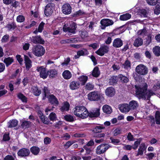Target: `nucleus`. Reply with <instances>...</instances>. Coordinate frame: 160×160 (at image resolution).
<instances>
[{"instance_id":"nucleus-1","label":"nucleus","mask_w":160,"mask_h":160,"mask_svg":"<svg viewBox=\"0 0 160 160\" xmlns=\"http://www.w3.org/2000/svg\"><path fill=\"white\" fill-rule=\"evenodd\" d=\"M135 87L136 96L139 99L149 100L151 96L155 94L152 90H147L148 85L146 83L139 86L135 85Z\"/></svg>"},{"instance_id":"nucleus-2","label":"nucleus","mask_w":160,"mask_h":160,"mask_svg":"<svg viewBox=\"0 0 160 160\" xmlns=\"http://www.w3.org/2000/svg\"><path fill=\"white\" fill-rule=\"evenodd\" d=\"M74 114L82 118H86L88 116V112L86 108L83 106H78L73 109Z\"/></svg>"},{"instance_id":"nucleus-3","label":"nucleus","mask_w":160,"mask_h":160,"mask_svg":"<svg viewBox=\"0 0 160 160\" xmlns=\"http://www.w3.org/2000/svg\"><path fill=\"white\" fill-rule=\"evenodd\" d=\"M44 93V96L43 97L42 99L44 100L47 97L48 98V100L52 104L56 105L58 104V102L56 97L52 94H50L48 95L49 93V90L47 87H44L43 89Z\"/></svg>"},{"instance_id":"nucleus-4","label":"nucleus","mask_w":160,"mask_h":160,"mask_svg":"<svg viewBox=\"0 0 160 160\" xmlns=\"http://www.w3.org/2000/svg\"><path fill=\"white\" fill-rule=\"evenodd\" d=\"M45 50L43 47L40 45H37L33 49V54L38 57H41L45 53Z\"/></svg>"},{"instance_id":"nucleus-5","label":"nucleus","mask_w":160,"mask_h":160,"mask_svg":"<svg viewBox=\"0 0 160 160\" xmlns=\"http://www.w3.org/2000/svg\"><path fill=\"white\" fill-rule=\"evenodd\" d=\"M100 94L97 91L92 92L88 94V99L90 101H98L100 99Z\"/></svg>"},{"instance_id":"nucleus-6","label":"nucleus","mask_w":160,"mask_h":160,"mask_svg":"<svg viewBox=\"0 0 160 160\" xmlns=\"http://www.w3.org/2000/svg\"><path fill=\"white\" fill-rule=\"evenodd\" d=\"M136 71L138 74L144 75L147 73L148 69L146 66L143 64H139L137 66Z\"/></svg>"},{"instance_id":"nucleus-7","label":"nucleus","mask_w":160,"mask_h":160,"mask_svg":"<svg viewBox=\"0 0 160 160\" xmlns=\"http://www.w3.org/2000/svg\"><path fill=\"white\" fill-rule=\"evenodd\" d=\"M110 147V146L108 144H101L97 147L96 153L98 154L103 153Z\"/></svg>"},{"instance_id":"nucleus-8","label":"nucleus","mask_w":160,"mask_h":160,"mask_svg":"<svg viewBox=\"0 0 160 160\" xmlns=\"http://www.w3.org/2000/svg\"><path fill=\"white\" fill-rule=\"evenodd\" d=\"M76 27L75 23H72L68 27H67L66 25H64L63 28V30L64 32H69L74 34L76 32Z\"/></svg>"},{"instance_id":"nucleus-9","label":"nucleus","mask_w":160,"mask_h":160,"mask_svg":"<svg viewBox=\"0 0 160 160\" xmlns=\"http://www.w3.org/2000/svg\"><path fill=\"white\" fill-rule=\"evenodd\" d=\"M101 24V28L104 29L106 27L112 25L113 22L112 20L108 19H104L102 20L100 22Z\"/></svg>"},{"instance_id":"nucleus-10","label":"nucleus","mask_w":160,"mask_h":160,"mask_svg":"<svg viewBox=\"0 0 160 160\" xmlns=\"http://www.w3.org/2000/svg\"><path fill=\"white\" fill-rule=\"evenodd\" d=\"M53 7L52 4L49 3L45 7L44 9V14L47 16H50L52 13Z\"/></svg>"},{"instance_id":"nucleus-11","label":"nucleus","mask_w":160,"mask_h":160,"mask_svg":"<svg viewBox=\"0 0 160 160\" xmlns=\"http://www.w3.org/2000/svg\"><path fill=\"white\" fill-rule=\"evenodd\" d=\"M71 7L68 3H65L62 7V11L63 13L65 14H69L71 12Z\"/></svg>"},{"instance_id":"nucleus-12","label":"nucleus","mask_w":160,"mask_h":160,"mask_svg":"<svg viewBox=\"0 0 160 160\" xmlns=\"http://www.w3.org/2000/svg\"><path fill=\"white\" fill-rule=\"evenodd\" d=\"M37 70L38 72H40V77L43 79H45L47 78L48 74L45 68L41 66L37 67Z\"/></svg>"},{"instance_id":"nucleus-13","label":"nucleus","mask_w":160,"mask_h":160,"mask_svg":"<svg viewBox=\"0 0 160 160\" xmlns=\"http://www.w3.org/2000/svg\"><path fill=\"white\" fill-rule=\"evenodd\" d=\"M18 155L20 157H27L29 156L30 153L29 150L26 148H22L19 150L18 152Z\"/></svg>"},{"instance_id":"nucleus-14","label":"nucleus","mask_w":160,"mask_h":160,"mask_svg":"<svg viewBox=\"0 0 160 160\" xmlns=\"http://www.w3.org/2000/svg\"><path fill=\"white\" fill-rule=\"evenodd\" d=\"M108 47L107 46L101 47L96 52V53L100 56H103L105 53L108 52Z\"/></svg>"},{"instance_id":"nucleus-15","label":"nucleus","mask_w":160,"mask_h":160,"mask_svg":"<svg viewBox=\"0 0 160 160\" xmlns=\"http://www.w3.org/2000/svg\"><path fill=\"white\" fill-rule=\"evenodd\" d=\"M31 41L34 43H39L42 44L44 42V40L39 36L32 37L31 39Z\"/></svg>"},{"instance_id":"nucleus-16","label":"nucleus","mask_w":160,"mask_h":160,"mask_svg":"<svg viewBox=\"0 0 160 160\" xmlns=\"http://www.w3.org/2000/svg\"><path fill=\"white\" fill-rule=\"evenodd\" d=\"M119 108L122 112H128L130 110L129 105L127 104H124L119 105Z\"/></svg>"},{"instance_id":"nucleus-17","label":"nucleus","mask_w":160,"mask_h":160,"mask_svg":"<svg viewBox=\"0 0 160 160\" xmlns=\"http://www.w3.org/2000/svg\"><path fill=\"white\" fill-rule=\"evenodd\" d=\"M123 45V42L119 38L115 39L112 43V46L115 48H119L121 47Z\"/></svg>"},{"instance_id":"nucleus-18","label":"nucleus","mask_w":160,"mask_h":160,"mask_svg":"<svg viewBox=\"0 0 160 160\" xmlns=\"http://www.w3.org/2000/svg\"><path fill=\"white\" fill-rule=\"evenodd\" d=\"M80 86V83L76 81H72L69 84L70 88L72 90H75L78 89Z\"/></svg>"},{"instance_id":"nucleus-19","label":"nucleus","mask_w":160,"mask_h":160,"mask_svg":"<svg viewBox=\"0 0 160 160\" xmlns=\"http://www.w3.org/2000/svg\"><path fill=\"white\" fill-rule=\"evenodd\" d=\"M24 58L26 69L28 70L32 66V61L26 55L24 56Z\"/></svg>"},{"instance_id":"nucleus-20","label":"nucleus","mask_w":160,"mask_h":160,"mask_svg":"<svg viewBox=\"0 0 160 160\" xmlns=\"http://www.w3.org/2000/svg\"><path fill=\"white\" fill-rule=\"evenodd\" d=\"M88 52L87 50L83 49V50L79 51L77 52V54L74 56L75 59H78L81 56H84L88 55Z\"/></svg>"},{"instance_id":"nucleus-21","label":"nucleus","mask_w":160,"mask_h":160,"mask_svg":"<svg viewBox=\"0 0 160 160\" xmlns=\"http://www.w3.org/2000/svg\"><path fill=\"white\" fill-rule=\"evenodd\" d=\"M115 90L113 88L109 87L105 91L106 95L109 97H112L115 94Z\"/></svg>"},{"instance_id":"nucleus-22","label":"nucleus","mask_w":160,"mask_h":160,"mask_svg":"<svg viewBox=\"0 0 160 160\" xmlns=\"http://www.w3.org/2000/svg\"><path fill=\"white\" fill-rule=\"evenodd\" d=\"M128 105L130 110H134L136 109L138 107V104L136 101L132 100L129 102Z\"/></svg>"},{"instance_id":"nucleus-23","label":"nucleus","mask_w":160,"mask_h":160,"mask_svg":"<svg viewBox=\"0 0 160 160\" xmlns=\"http://www.w3.org/2000/svg\"><path fill=\"white\" fill-rule=\"evenodd\" d=\"M62 76L64 79L67 80L70 79L71 78L72 74L69 70H66L63 72Z\"/></svg>"},{"instance_id":"nucleus-24","label":"nucleus","mask_w":160,"mask_h":160,"mask_svg":"<svg viewBox=\"0 0 160 160\" xmlns=\"http://www.w3.org/2000/svg\"><path fill=\"white\" fill-rule=\"evenodd\" d=\"M99 108H96L92 112L89 113V116L91 117H97L99 115Z\"/></svg>"},{"instance_id":"nucleus-25","label":"nucleus","mask_w":160,"mask_h":160,"mask_svg":"<svg viewBox=\"0 0 160 160\" xmlns=\"http://www.w3.org/2000/svg\"><path fill=\"white\" fill-rule=\"evenodd\" d=\"M102 110L104 112L108 114H110L112 112L111 107L108 105H104L102 107Z\"/></svg>"},{"instance_id":"nucleus-26","label":"nucleus","mask_w":160,"mask_h":160,"mask_svg":"<svg viewBox=\"0 0 160 160\" xmlns=\"http://www.w3.org/2000/svg\"><path fill=\"white\" fill-rule=\"evenodd\" d=\"M143 44V40L140 38H137L134 41L133 45L136 47H138L141 46Z\"/></svg>"},{"instance_id":"nucleus-27","label":"nucleus","mask_w":160,"mask_h":160,"mask_svg":"<svg viewBox=\"0 0 160 160\" xmlns=\"http://www.w3.org/2000/svg\"><path fill=\"white\" fill-rule=\"evenodd\" d=\"M32 153L35 155H37L39 153L40 149L37 146H33L30 149Z\"/></svg>"},{"instance_id":"nucleus-28","label":"nucleus","mask_w":160,"mask_h":160,"mask_svg":"<svg viewBox=\"0 0 160 160\" xmlns=\"http://www.w3.org/2000/svg\"><path fill=\"white\" fill-rule=\"evenodd\" d=\"M48 74L50 78H53L57 76L58 72L55 69H51L48 71Z\"/></svg>"},{"instance_id":"nucleus-29","label":"nucleus","mask_w":160,"mask_h":160,"mask_svg":"<svg viewBox=\"0 0 160 160\" xmlns=\"http://www.w3.org/2000/svg\"><path fill=\"white\" fill-rule=\"evenodd\" d=\"M18 122V121L16 119L10 120L8 122V127L10 128L15 127L17 125Z\"/></svg>"},{"instance_id":"nucleus-30","label":"nucleus","mask_w":160,"mask_h":160,"mask_svg":"<svg viewBox=\"0 0 160 160\" xmlns=\"http://www.w3.org/2000/svg\"><path fill=\"white\" fill-rule=\"evenodd\" d=\"M78 79L81 82L82 85H84L88 80V77L87 76L82 75L79 77Z\"/></svg>"},{"instance_id":"nucleus-31","label":"nucleus","mask_w":160,"mask_h":160,"mask_svg":"<svg viewBox=\"0 0 160 160\" xmlns=\"http://www.w3.org/2000/svg\"><path fill=\"white\" fill-rule=\"evenodd\" d=\"M100 74V72L98 67H96L93 69L92 73V75L95 77H98Z\"/></svg>"},{"instance_id":"nucleus-32","label":"nucleus","mask_w":160,"mask_h":160,"mask_svg":"<svg viewBox=\"0 0 160 160\" xmlns=\"http://www.w3.org/2000/svg\"><path fill=\"white\" fill-rule=\"evenodd\" d=\"M21 122H22L21 126L23 128H28L30 126L31 122H29L22 120Z\"/></svg>"},{"instance_id":"nucleus-33","label":"nucleus","mask_w":160,"mask_h":160,"mask_svg":"<svg viewBox=\"0 0 160 160\" xmlns=\"http://www.w3.org/2000/svg\"><path fill=\"white\" fill-rule=\"evenodd\" d=\"M131 15L129 13H126L121 15L120 19L121 20L126 21L129 19L131 18Z\"/></svg>"},{"instance_id":"nucleus-34","label":"nucleus","mask_w":160,"mask_h":160,"mask_svg":"<svg viewBox=\"0 0 160 160\" xmlns=\"http://www.w3.org/2000/svg\"><path fill=\"white\" fill-rule=\"evenodd\" d=\"M13 62L12 58L8 57L4 59L3 62L6 64L7 67H8Z\"/></svg>"},{"instance_id":"nucleus-35","label":"nucleus","mask_w":160,"mask_h":160,"mask_svg":"<svg viewBox=\"0 0 160 160\" xmlns=\"http://www.w3.org/2000/svg\"><path fill=\"white\" fill-rule=\"evenodd\" d=\"M39 118L45 124H52V123L50 122V121L48 120V119L47 118H45V116L42 115L40 116H39Z\"/></svg>"},{"instance_id":"nucleus-36","label":"nucleus","mask_w":160,"mask_h":160,"mask_svg":"<svg viewBox=\"0 0 160 160\" xmlns=\"http://www.w3.org/2000/svg\"><path fill=\"white\" fill-rule=\"evenodd\" d=\"M145 146L144 144L141 145L139 147L137 155H142L144 151L145 150Z\"/></svg>"},{"instance_id":"nucleus-37","label":"nucleus","mask_w":160,"mask_h":160,"mask_svg":"<svg viewBox=\"0 0 160 160\" xmlns=\"http://www.w3.org/2000/svg\"><path fill=\"white\" fill-rule=\"evenodd\" d=\"M69 108V104L67 102H65L63 106L60 108L62 111L64 112L66 111H68Z\"/></svg>"},{"instance_id":"nucleus-38","label":"nucleus","mask_w":160,"mask_h":160,"mask_svg":"<svg viewBox=\"0 0 160 160\" xmlns=\"http://www.w3.org/2000/svg\"><path fill=\"white\" fill-rule=\"evenodd\" d=\"M153 52L157 56H160V47L158 46L155 47L153 49Z\"/></svg>"},{"instance_id":"nucleus-39","label":"nucleus","mask_w":160,"mask_h":160,"mask_svg":"<svg viewBox=\"0 0 160 160\" xmlns=\"http://www.w3.org/2000/svg\"><path fill=\"white\" fill-rule=\"evenodd\" d=\"M155 121L157 124H160V112L157 111L155 115Z\"/></svg>"},{"instance_id":"nucleus-40","label":"nucleus","mask_w":160,"mask_h":160,"mask_svg":"<svg viewBox=\"0 0 160 160\" xmlns=\"http://www.w3.org/2000/svg\"><path fill=\"white\" fill-rule=\"evenodd\" d=\"M32 89L34 94L35 96H38L40 94L41 91L38 89L37 87H33L32 88Z\"/></svg>"},{"instance_id":"nucleus-41","label":"nucleus","mask_w":160,"mask_h":160,"mask_svg":"<svg viewBox=\"0 0 160 160\" xmlns=\"http://www.w3.org/2000/svg\"><path fill=\"white\" fill-rule=\"evenodd\" d=\"M6 27L8 30L10 31L14 30L16 27V26L14 23H12L11 24L7 25Z\"/></svg>"},{"instance_id":"nucleus-42","label":"nucleus","mask_w":160,"mask_h":160,"mask_svg":"<svg viewBox=\"0 0 160 160\" xmlns=\"http://www.w3.org/2000/svg\"><path fill=\"white\" fill-rule=\"evenodd\" d=\"M119 78L120 79L121 82H122L127 83L129 81L127 77L121 74L119 75Z\"/></svg>"},{"instance_id":"nucleus-43","label":"nucleus","mask_w":160,"mask_h":160,"mask_svg":"<svg viewBox=\"0 0 160 160\" xmlns=\"http://www.w3.org/2000/svg\"><path fill=\"white\" fill-rule=\"evenodd\" d=\"M79 33L80 36L82 38H84L88 36V32L85 30L79 31Z\"/></svg>"},{"instance_id":"nucleus-44","label":"nucleus","mask_w":160,"mask_h":160,"mask_svg":"<svg viewBox=\"0 0 160 160\" xmlns=\"http://www.w3.org/2000/svg\"><path fill=\"white\" fill-rule=\"evenodd\" d=\"M104 128V127L100 126L96 127L93 130V131L94 133H99L101 132L102 129Z\"/></svg>"},{"instance_id":"nucleus-45","label":"nucleus","mask_w":160,"mask_h":160,"mask_svg":"<svg viewBox=\"0 0 160 160\" xmlns=\"http://www.w3.org/2000/svg\"><path fill=\"white\" fill-rule=\"evenodd\" d=\"M117 81V78L115 76H113L109 79V83L110 85H112L116 83Z\"/></svg>"},{"instance_id":"nucleus-46","label":"nucleus","mask_w":160,"mask_h":160,"mask_svg":"<svg viewBox=\"0 0 160 160\" xmlns=\"http://www.w3.org/2000/svg\"><path fill=\"white\" fill-rule=\"evenodd\" d=\"M18 97L22 102H27V98L22 94L19 93L18 94Z\"/></svg>"},{"instance_id":"nucleus-47","label":"nucleus","mask_w":160,"mask_h":160,"mask_svg":"<svg viewBox=\"0 0 160 160\" xmlns=\"http://www.w3.org/2000/svg\"><path fill=\"white\" fill-rule=\"evenodd\" d=\"M49 119L52 121H55L57 118L55 113L53 112L50 113L49 115Z\"/></svg>"},{"instance_id":"nucleus-48","label":"nucleus","mask_w":160,"mask_h":160,"mask_svg":"<svg viewBox=\"0 0 160 160\" xmlns=\"http://www.w3.org/2000/svg\"><path fill=\"white\" fill-rule=\"evenodd\" d=\"M110 139L111 142L115 145L118 144L120 142V141L119 139L114 138L112 137H111Z\"/></svg>"},{"instance_id":"nucleus-49","label":"nucleus","mask_w":160,"mask_h":160,"mask_svg":"<svg viewBox=\"0 0 160 160\" xmlns=\"http://www.w3.org/2000/svg\"><path fill=\"white\" fill-rule=\"evenodd\" d=\"M147 3L150 5L154 6L156 5L158 0H146Z\"/></svg>"},{"instance_id":"nucleus-50","label":"nucleus","mask_w":160,"mask_h":160,"mask_svg":"<svg viewBox=\"0 0 160 160\" xmlns=\"http://www.w3.org/2000/svg\"><path fill=\"white\" fill-rule=\"evenodd\" d=\"M64 119L67 121L69 122H72L74 120L73 117L71 115H66L64 117Z\"/></svg>"},{"instance_id":"nucleus-51","label":"nucleus","mask_w":160,"mask_h":160,"mask_svg":"<svg viewBox=\"0 0 160 160\" xmlns=\"http://www.w3.org/2000/svg\"><path fill=\"white\" fill-rule=\"evenodd\" d=\"M93 88V85L90 83H87L85 86V89L88 90H91Z\"/></svg>"},{"instance_id":"nucleus-52","label":"nucleus","mask_w":160,"mask_h":160,"mask_svg":"<svg viewBox=\"0 0 160 160\" xmlns=\"http://www.w3.org/2000/svg\"><path fill=\"white\" fill-rule=\"evenodd\" d=\"M121 132V129L117 128L115 129L113 132V134L114 136H117L118 135L120 134Z\"/></svg>"},{"instance_id":"nucleus-53","label":"nucleus","mask_w":160,"mask_h":160,"mask_svg":"<svg viewBox=\"0 0 160 160\" xmlns=\"http://www.w3.org/2000/svg\"><path fill=\"white\" fill-rule=\"evenodd\" d=\"M84 13L83 11L81 10H79V11L75 12L73 14V16L75 17H78L82 15Z\"/></svg>"},{"instance_id":"nucleus-54","label":"nucleus","mask_w":160,"mask_h":160,"mask_svg":"<svg viewBox=\"0 0 160 160\" xmlns=\"http://www.w3.org/2000/svg\"><path fill=\"white\" fill-rule=\"evenodd\" d=\"M25 18L22 15H19L17 17V20L18 22H21L24 21Z\"/></svg>"},{"instance_id":"nucleus-55","label":"nucleus","mask_w":160,"mask_h":160,"mask_svg":"<svg viewBox=\"0 0 160 160\" xmlns=\"http://www.w3.org/2000/svg\"><path fill=\"white\" fill-rule=\"evenodd\" d=\"M44 25V23L43 22H42L40 23L38 28V32H42L43 29Z\"/></svg>"},{"instance_id":"nucleus-56","label":"nucleus","mask_w":160,"mask_h":160,"mask_svg":"<svg viewBox=\"0 0 160 160\" xmlns=\"http://www.w3.org/2000/svg\"><path fill=\"white\" fill-rule=\"evenodd\" d=\"M70 61V58H68L66 59H65L64 62H62L61 63V65L62 66H64L65 65L67 66L68 64Z\"/></svg>"},{"instance_id":"nucleus-57","label":"nucleus","mask_w":160,"mask_h":160,"mask_svg":"<svg viewBox=\"0 0 160 160\" xmlns=\"http://www.w3.org/2000/svg\"><path fill=\"white\" fill-rule=\"evenodd\" d=\"M140 13L141 16L144 17H146L147 16V12L145 9H141L140 10Z\"/></svg>"},{"instance_id":"nucleus-58","label":"nucleus","mask_w":160,"mask_h":160,"mask_svg":"<svg viewBox=\"0 0 160 160\" xmlns=\"http://www.w3.org/2000/svg\"><path fill=\"white\" fill-rule=\"evenodd\" d=\"M154 13L157 15H158L160 13V7H159L158 5H157L156 6L154 9Z\"/></svg>"},{"instance_id":"nucleus-59","label":"nucleus","mask_w":160,"mask_h":160,"mask_svg":"<svg viewBox=\"0 0 160 160\" xmlns=\"http://www.w3.org/2000/svg\"><path fill=\"white\" fill-rule=\"evenodd\" d=\"M44 142L45 144H48L51 142V139L50 138L48 137H46L44 139Z\"/></svg>"},{"instance_id":"nucleus-60","label":"nucleus","mask_w":160,"mask_h":160,"mask_svg":"<svg viewBox=\"0 0 160 160\" xmlns=\"http://www.w3.org/2000/svg\"><path fill=\"white\" fill-rule=\"evenodd\" d=\"M123 65L125 68H128V67H130V63L128 60H127L125 62Z\"/></svg>"},{"instance_id":"nucleus-61","label":"nucleus","mask_w":160,"mask_h":160,"mask_svg":"<svg viewBox=\"0 0 160 160\" xmlns=\"http://www.w3.org/2000/svg\"><path fill=\"white\" fill-rule=\"evenodd\" d=\"M160 88V83H158L154 85L153 87V89L154 90L156 91L157 89Z\"/></svg>"},{"instance_id":"nucleus-62","label":"nucleus","mask_w":160,"mask_h":160,"mask_svg":"<svg viewBox=\"0 0 160 160\" xmlns=\"http://www.w3.org/2000/svg\"><path fill=\"white\" fill-rule=\"evenodd\" d=\"M127 138L130 141H132L134 140L133 136L132 135L131 132L128 133Z\"/></svg>"},{"instance_id":"nucleus-63","label":"nucleus","mask_w":160,"mask_h":160,"mask_svg":"<svg viewBox=\"0 0 160 160\" xmlns=\"http://www.w3.org/2000/svg\"><path fill=\"white\" fill-rule=\"evenodd\" d=\"M4 160H14V159L12 156L8 155L4 158Z\"/></svg>"},{"instance_id":"nucleus-64","label":"nucleus","mask_w":160,"mask_h":160,"mask_svg":"<svg viewBox=\"0 0 160 160\" xmlns=\"http://www.w3.org/2000/svg\"><path fill=\"white\" fill-rule=\"evenodd\" d=\"M74 142L73 141H70L67 142L65 145L66 147L68 148L71 145L73 144Z\"/></svg>"}]
</instances>
